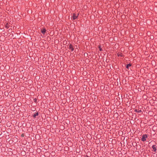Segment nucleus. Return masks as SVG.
Masks as SVG:
<instances>
[{
    "mask_svg": "<svg viewBox=\"0 0 157 157\" xmlns=\"http://www.w3.org/2000/svg\"><path fill=\"white\" fill-rule=\"evenodd\" d=\"M98 48L99 49V50L100 51H103V50L101 48V45L100 44L99 45Z\"/></svg>",
    "mask_w": 157,
    "mask_h": 157,
    "instance_id": "9d476101",
    "label": "nucleus"
},
{
    "mask_svg": "<svg viewBox=\"0 0 157 157\" xmlns=\"http://www.w3.org/2000/svg\"><path fill=\"white\" fill-rule=\"evenodd\" d=\"M134 111L135 112H137L138 113H141L142 112V111L141 110H137V109H135Z\"/></svg>",
    "mask_w": 157,
    "mask_h": 157,
    "instance_id": "6e6552de",
    "label": "nucleus"
},
{
    "mask_svg": "<svg viewBox=\"0 0 157 157\" xmlns=\"http://www.w3.org/2000/svg\"><path fill=\"white\" fill-rule=\"evenodd\" d=\"M78 14L77 16H76V14L75 13H73L72 16V19L73 20L76 19L78 16Z\"/></svg>",
    "mask_w": 157,
    "mask_h": 157,
    "instance_id": "20e7f679",
    "label": "nucleus"
},
{
    "mask_svg": "<svg viewBox=\"0 0 157 157\" xmlns=\"http://www.w3.org/2000/svg\"><path fill=\"white\" fill-rule=\"evenodd\" d=\"M131 66H132V64L131 63H129L127 65L126 67L127 69H128L129 67H131Z\"/></svg>",
    "mask_w": 157,
    "mask_h": 157,
    "instance_id": "1a4fd4ad",
    "label": "nucleus"
},
{
    "mask_svg": "<svg viewBox=\"0 0 157 157\" xmlns=\"http://www.w3.org/2000/svg\"><path fill=\"white\" fill-rule=\"evenodd\" d=\"M46 29L45 28H43V29H41V32L44 35L45 34L46 32Z\"/></svg>",
    "mask_w": 157,
    "mask_h": 157,
    "instance_id": "39448f33",
    "label": "nucleus"
},
{
    "mask_svg": "<svg viewBox=\"0 0 157 157\" xmlns=\"http://www.w3.org/2000/svg\"><path fill=\"white\" fill-rule=\"evenodd\" d=\"M152 148L153 149L152 151L155 152H156V151L157 150V146L156 145H153L152 146Z\"/></svg>",
    "mask_w": 157,
    "mask_h": 157,
    "instance_id": "f03ea898",
    "label": "nucleus"
},
{
    "mask_svg": "<svg viewBox=\"0 0 157 157\" xmlns=\"http://www.w3.org/2000/svg\"><path fill=\"white\" fill-rule=\"evenodd\" d=\"M34 102L36 103L37 102V99L36 98H35L34 99Z\"/></svg>",
    "mask_w": 157,
    "mask_h": 157,
    "instance_id": "f8f14e48",
    "label": "nucleus"
},
{
    "mask_svg": "<svg viewBox=\"0 0 157 157\" xmlns=\"http://www.w3.org/2000/svg\"><path fill=\"white\" fill-rule=\"evenodd\" d=\"M86 156L87 157H89L87 155H86Z\"/></svg>",
    "mask_w": 157,
    "mask_h": 157,
    "instance_id": "4468645a",
    "label": "nucleus"
},
{
    "mask_svg": "<svg viewBox=\"0 0 157 157\" xmlns=\"http://www.w3.org/2000/svg\"><path fill=\"white\" fill-rule=\"evenodd\" d=\"M117 56H118L124 57L123 54L121 52H118L117 54Z\"/></svg>",
    "mask_w": 157,
    "mask_h": 157,
    "instance_id": "423d86ee",
    "label": "nucleus"
},
{
    "mask_svg": "<svg viewBox=\"0 0 157 157\" xmlns=\"http://www.w3.org/2000/svg\"><path fill=\"white\" fill-rule=\"evenodd\" d=\"M68 48L72 52L74 49V47L73 45L71 44H68L67 45Z\"/></svg>",
    "mask_w": 157,
    "mask_h": 157,
    "instance_id": "f257e3e1",
    "label": "nucleus"
},
{
    "mask_svg": "<svg viewBox=\"0 0 157 157\" xmlns=\"http://www.w3.org/2000/svg\"><path fill=\"white\" fill-rule=\"evenodd\" d=\"M39 115L38 112H36L33 115V117L34 118H35L36 116H38Z\"/></svg>",
    "mask_w": 157,
    "mask_h": 157,
    "instance_id": "0eeeda50",
    "label": "nucleus"
},
{
    "mask_svg": "<svg viewBox=\"0 0 157 157\" xmlns=\"http://www.w3.org/2000/svg\"><path fill=\"white\" fill-rule=\"evenodd\" d=\"M147 137V134L143 135L142 136L141 140L142 141H144L146 140V138Z\"/></svg>",
    "mask_w": 157,
    "mask_h": 157,
    "instance_id": "7ed1b4c3",
    "label": "nucleus"
},
{
    "mask_svg": "<svg viewBox=\"0 0 157 157\" xmlns=\"http://www.w3.org/2000/svg\"><path fill=\"white\" fill-rule=\"evenodd\" d=\"M10 26L9 25V24H8V23H7L6 25V26L5 27L7 28V29H8L9 27H10Z\"/></svg>",
    "mask_w": 157,
    "mask_h": 157,
    "instance_id": "9b49d317",
    "label": "nucleus"
},
{
    "mask_svg": "<svg viewBox=\"0 0 157 157\" xmlns=\"http://www.w3.org/2000/svg\"><path fill=\"white\" fill-rule=\"evenodd\" d=\"M24 134H22L21 135V136L22 137H23L24 136Z\"/></svg>",
    "mask_w": 157,
    "mask_h": 157,
    "instance_id": "ddd939ff",
    "label": "nucleus"
}]
</instances>
